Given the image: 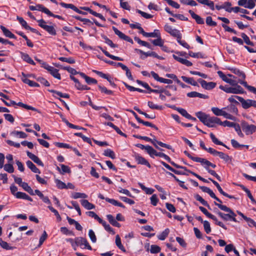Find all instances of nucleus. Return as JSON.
Listing matches in <instances>:
<instances>
[{
  "label": "nucleus",
  "mask_w": 256,
  "mask_h": 256,
  "mask_svg": "<svg viewBox=\"0 0 256 256\" xmlns=\"http://www.w3.org/2000/svg\"><path fill=\"white\" fill-rule=\"evenodd\" d=\"M204 230L206 234H209L211 232L210 224L208 222L204 220Z\"/></svg>",
  "instance_id": "obj_59"
},
{
  "label": "nucleus",
  "mask_w": 256,
  "mask_h": 256,
  "mask_svg": "<svg viewBox=\"0 0 256 256\" xmlns=\"http://www.w3.org/2000/svg\"><path fill=\"white\" fill-rule=\"evenodd\" d=\"M26 164L27 166L30 169V170L34 172V173H38L40 174V171L39 170L38 168L30 160H28L26 162Z\"/></svg>",
  "instance_id": "obj_26"
},
{
  "label": "nucleus",
  "mask_w": 256,
  "mask_h": 256,
  "mask_svg": "<svg viewBox=\"0 0 256 256\" xmlns=\"http://www.w3.org/2000/svg\"><path fill=\"white\" fill-rule=\"evenodd\" d=\"M157 39L152 40V43L156 46H162L164 44V41L162 40L160 35V37H157Z\"/></svg>",
  "instance_id": "obj_45"
},
{
  "label": "nucleus",
  "mask_w": 256,
  "mask_h": 256,
  "mask_svg": "<svg viewBox=\"0 0 256 256\" xmlns=\"http://www.w3.org/2000/svg\"><path fill=\"white\" fill-rule=\"evenodd\" d=\"M106 218L110 223L113 226L120 228V224L118 223L112 214H108Z\"/></svg>",
  "instance_id": "obj_24"
},
{
  "label": "nucleus",
  "mask_w": 256,
  "mask_h": 256,
  "mask_svg": "<svg viewBox=\"0 0 256 256\" xmlns=\"http://www.w3.org/2000/svg\"><path fill=\"white\" fill-rule=\"evenodd\" d=\"M116 246L122 252H126V250L124 246H122L121 242V240L120 236L118 235H116Z\"/></svg>",
  "instance_id": "obj_36"
},
{
  "label": "nucleus",
  "mask_w": 256,
  "mask_h": 256,
  "mask_svg": "<svg viewBox=\"0 0 256 256\" xmlns=\"http://www.w3.org/2000/svg\"><path fill=\"white\" fill-rule=\"evenodd\" d=\"M220 120L219 118L215 116H209L204 125L209 128H214L216 126V124L220 125Z\"/></svg>",
  "instance_id": "obj_9"
},
{
  "label": "nucleus",
  "mask_w": 256,
  "mask_h": 256,
  "mask_svg": "<svg viewBox=\"0 0 256 256\" xmlns=\"http://www.w3.org/2000/svg\"><path fill=\"white\" fill-rule=\"evenodd\" d=\"M187 96L190 98H196L198 97L202 98H207L208 96L205 94L196 92H192L187 94Z\"/></svg>",
  "instance_id": "obj_21"
},
{
  "label": "nucleus",
  "mask_w": 256,
  "mask_h": 256,
  "mask_svg": "<svg viewBox=\"0 0 256 256\" xmlns=\"http://www.w3.org/2000/svg\"><path fill=\"white\" fill-rule=\"evenodd\" d=\"M241 84L244 86L250 92H256V88L254 86L248 85L246 82L244 81L243 82H241Z\"/></svg>",
  "instance_id": "obj_53"
},
{
  "label": "nucleus",
  "mask_w": 256,
  "mask_h": 256,
  "mask_svg": "<svg viewBox=\"0 0 256 256\" xmlns=\"http://www.w3.org/2000/svg\"><path fill=\"white\" fill-rule=\"evenodd\" d=\"M216 156H219L221 159L223 160L225 162L230 163L232 162V158L222 152H218Z\"/></svg>",
  "instance_id": "obj_17"
},
{
  "label": "nucleus",
  "mask_w": 256,
  "mask_h": 256,
  "mask_svg": "<svg viewBox=\"0 0 256 256\" xmlns=\"http://www.w3.org/2000/svg\"><path fill=\"white\" fill-rule=\"evenodd\" d=\"M188 12L190 14L192 18L195 20L197 24H204V19L198 15L196 14L192 10H189Z\"/></svg>",
  "instance_id": "obj_16"
},
{
  "label": "nucleus",
  "mask_w": 256,
  "mask_h": 256,
  "mask_svg": "<svg viewBox=\"0 0 256 256\" xmlns=\"http://www.w3.org/2000/svg\"><path fill=\"white\" fill-rule=\"evenodd\" d=\"M16 104L20 106H21L23 108H24L25 109H26V110H32L33 111H36V108H34L32 106L27 105L26 104H23L22 102H19L18 103H16Z\"/></svg>",
  "instance_id": "obj_49"
},
{
  "label": "nucleus",
  "mask_w": 256,
  "mask_h": 256,
  "mask_svg": "<svg viewBox=\"0 0 256 256\" xmlns=\"http://www.w3.org/2000/svg\"><path fill=\"white\" fill-rule=\"evenodd\" d=\"M81 204L86 210H92L95 208L94 204L90 203L86 200H80Z\"/></svg>",
  "instance_id": "obj_22"
},
{
  "label": "nucleus",
  "mask_w": 256,
  "mask_h": 256,
  "mask_svg": "<svg viewBox=\"0 0 256 256\" xmlns=\"http://www.w3.org/2000/svg\"><path fill=\"white\" fill-rule=\"evenodd\" d=\"M16 197L17 198L26 200L30 202L32 201V199L30 196H29L26 193L22 192H17V193L16 194Z\"/></svg>",
  "instance_id": "obj_25"
},
{
  "label": "nucleus",
  "mask_w": 256,
  "mask_h": 256,
  "mask_svg": "<svg viewBox=\"0 0 256 256\" xmlns=\"http://www.w3.org/2000/svg\"><path fill=\"white\" fill-rule=\"evenodd\" d=\"M0 245L2 248L6 250H10L13 249V247L10 246L8 243L2 240H0Z\"/></svg>",
  "instance_id": "obj_55"
},
{
  "label": "nucleus",
  "mask_w": 256,
  "mask_h": 256,
  "mask_svg": "<svg viewBox=\"0 0 256 256\" xmlns=\"http://www.w3.org/2000/svg\"><path fill=\"white\" fill-rule=\"evenodd\" d=\"M236 98L240 102L242 107L244 109H248L250 106L256 108V101L255 100L250 99L244 100L243 98L240 96H236Z\"/></svg>",
  "instance_id": "obj_6"
},
{
  "label": "nucleus",
  "mask_w": 256,
  "mask_h": 256,
  "mask_svg": "<svg viewBox=\"0 0 256 256\" xmlns=\"http://www.w3.org/2000/svg\"><path fill=\"white\" fill-rule=\"evenodd\" d=\"M55 183L57 188L59 189L67 188L66 184L58 179L55 180Z\"/></svg>",
  "instance_id": "obj_43"
},
{
  "label": "nucleus",
  "mask_w": 256,
  "mask_h": 256,
  "mask_svg": "<svg viewBox=\"0 0 256 256\" xmlns=\"http://www.w3.org/2000/svg\"><path fill=\"white\" fill-rule=\"evenodd\" d=\"M74 135L76 136H78L80 137L84 140V141L87 142L88 144H91L92 142H91L90 139L89 138H88V137L84 136V135H83L82 133L76 132V133L74 134Z\"/></svg>",
  "instance_id": "obj_52"
},
{
  "label": "nucleus",
  "mask_w": 256,
  "mask_h": 256,
  "mask_svg": "<svg viewBox=\"0 0 256 256\" xmlns=\"http://www.w3.org/2000/svg\"><path fill=\"white\" fill-rule=\"evenodd\" d=\"M72 198L74 199H77L79 198H88V196L84 193L76 192L72 194Z\"/></svg>",
  "instance_id": "obj_39"
},
{
  "label": "nucleus",
  "mask_w": 256,
  "mask_h": 256,
  "mask_svg": "<svg viewBox=\"0 0 256 256\" xmlns=\"http://www.w3.org/2000/svg\"><path fill=\"white\" fill-rule=\"evenodd\" d=\"M230 70L235 74L238 75V76L242 78L244 80L245 79L246 75L243 72L240 70L239 69L236 68H230Z\"/></svg>",
  "instance_id": "obj_31"
},
{
  "label": "nucleus",
  "mask_w": 256,
  "mask_h": 256,
  "mask_svg": "<svg viewBox=\"0 0 256 256\" xmlns=\"http://www.w3.org/2000/svg\"><path fill=\"white\" fill-rule=\"evenodd\" d=\"M58 59L62 62H66L70 64H74L75 62L74 60L72 58H67L65 57H59Z\"/></svg>",
  "instance_id": "obj_51"
},
{
  "label": "nucleus",
  "mask_w": 256,
  "mask_h": 256,
  "mask_svg": "<svg viewBox=\"0 0 256 256\" xmlns=\"http://www.w3.org/2000/svg\"><path fill=\"white\" fill-rule=\"evenodd\" d=\"M164 29L167 32L172 36L176 37V38H180V36L182 34L178 30L172 28L168 24L164 26Z\"/></svg>",
  "instance_id": "obj_8"
},
{
  "label": "nucleus",
  "mask_w": 256,
  "mask_h": 256,
  "mask_svg": "<svg viewBox=\"0 0 256 256\" xmlns=\"http://www.w3.org/2000/svg\"><path fill=\"white\" fill-rule=\"evenodd\" d=\"M98 222L103 226L104 229L106 231L110 232H112L113 234H114V232L112 228H111L110 226L108 224L106 221L100 218V219L99 220Z\"/></svg>",
  "instance_id": "obj_30"
},
{
  "label": "nucleus",
  "mask_w": 256,
  "mask_h": 256,
  "mask_svg": "<svg viewBox=\"0 0 256 256\" xmlns=\"http://www.w3.org/2000/svg\"><path fill=\"white\" fill-rule=\"evenodd\" d=\"M37 22L38 24V26L43 28L44 30L46 31L49 34L52 36H56V30L54 26L52 25H48L47 24L49 22H46L43 19L37 20ZM50 24H52L50 22Z\"/></svg>",
  "instance_id": "obj_3"
},
{
  "label": "nucleus",
  "mask_w": 256,
  "mask_h": 256,
  "mask_svg": "<svg viewBox=\"0 0 256 256\" xmlns=\"http://www.w3.org/2000/svg\"><path fill=\"white\" fill-rule=\"evenodd\" d=\"M210 137L212 139V142L218 145H220L222 146H225V144L222 142L218 140V139L215 136L212 134H210Z\"/></svg>",
  "instance_id": "obj_46"
},
{
  "label": "nucleus",
  "mask_w": 256,
  "mask_h": 256,
  "mask_svg": "<svg viewBox=\"0 0 256 256\" xmlns=\"http://www.w3.org/2000/svg\"><path fill=\"white\" fill-rule=\"evenodd\" d=\"M241 36L243 40L246 44L250 45L252 46H254V43L250 40V38L246 34L242 33L241 34Z\"/></svg>",
  "instance_id": "obj_44"
},
{
  "label": "nucleus",
  "mask_w": 256,
  "mask_h": 256,
  "mask_svg": "<svg viewBox=\"0 0 256 256\" xmlns=\"http://www.w3.org/2000/svg\"><path fill=\"white\" fill-rule=\"evenodd\" d=\"M206 24L210 26H216L217 24L216 22L213 21L211 16H208L206 18Z\"/></svg>",
  "instance_id": "obj_61"
},
{
  "label": "nucleus",
  "mask_w": 256,
  "mask_h": 256,
  "mask_svg": "<svg viewBox=\"0 0 256 256\" xmlns=\"http://www.w3.org/2000/svg\"><path fill=\"white\" fill-rule=\"evenodd\" d=\"M88 236L92 242H96V238L94 232L92 230H90L88 231Z\"/></svg>",
  "instance_id": "obj_64"
},
{
  "label": "nucleus",
  "mask_w": 256,
  "mask_h": 256,
  "mask_svg": "<svg viewBox=\"0 0 256 256\" xmlns=\"http://www.w3.org/2000/svg\"><path fill=\"white\" fill-rule=\"evenodd\" d=\"M133 156L138 164L145 165L148 168H150V165L148 161L138 154L134 153Z\"/></svg>",
  "instance_id": "obj_11"
},
{
  "label": "nucleus",
  "mask_w": 256,
  "mask_h": 256,
  "mask_svg": "<svg viewBox=\"0 0 256 256\" xmlns=\"http://www.w3.org/2000/svg\"><path fill=\"white\" fill-rule=\"evenodd\" d=\"M242 128L246 135H250L256 132V126L249 124L246 121H242L240 124Z\"/></svg>",
  "instance_id": "obj_5"
},
{
  "label": "nucleus",
  "mask_w": 256,
  "mask_h": 256,
  "mask_svg": "<svg viewBox=\"0 0 256 256\" xmlns=\"http://www.w3.org/2000/svg\"><path fill=\"white\" fill-rule=\"evenodd\" d=\"M199 209L207 217L214 220V221H217V218L214 215L211 214L204 207L199 206Z\"/></svg>",
  "instance_id": "obj_27"
},
{
  "label": "nucleus",
  "mask_w": 256,
  "mask_h": 256,
  "mask_svg": "<svg viewBox=\"0 0 256 256\" xmlns=\"http://www.w3.org/2000/svg\"><path fill=\"white\" fill-rule=\"evenodd\" d=\"M20 54H21V57L26 62L34 66L36 64V63L30 58V57L29 56V55L28 54L21 52Z\"/></svg>",
  "instance_id": "obj_23"
},
{
  "label": "nucleus",
  "mask_w": 256,
  "mask_h": 256,
  "mask_svg": "<svg viewBox=\"0 0 256 256\" xmlns=\"http://www.w3.org/2000/svg\"><path fill=\"white\" fill-rule=\"evenodd\" d=\"M31 10H38L41 11L45 14L49 12V10L43 6L42 4H37L36 6H29Z\"/></svg>",
  "instance_id": "obj_13"
},
{
  "label": "nucleus",
  "mask_w": 256,
  "mask_h": 256,
  "mask_svg": "<svg viewBox=\"0 0 256 256\" xmlns=\"http://www.w3.org/2000/svg\"><path fill=\"white\" fill-rule=\"evenodd\" d=\"M182 79L186 82L194 86H198V82L192 78H188L185 76H182Z\"/></svg>",
  "instance_id": "obj_29"
},
{
  "label": "nucleus",
  "mask_w": 256,
  "mask_h": 256,
  "mask_svg": "<svg viewBox=\"0 0 256 256\" xmlns=\"http://www.w3.org/2000/svg\"><path fill=\"white\" fill-rule=\"evenodd\" d=\"M124 0H120V6L125 10H130V6L126 2H124Z\"/></svg>",
  "instance_id": "obj_63"
},
{
  "label": "nucleus",
  "mask_w": 256,
  "mask_h": 256,
  "mask_svg": "<svg viewBox=\"0 0 256 256\" xmlns=\"http://www.w3.org/2000/svg\"><path fill=\"white\" fill-rule=\"evenodd\" d=\"M214 114L216 116H223L224 118L230 120H235V117L224 110V108L220 109L217 107H212L211 108Z\"/></svg>",
  "instance_id": "obj_4"
},
{
  "label": "nucleus",
  "mask_w": 256,
  "mask_h": 256,
  "mask_svg": "<svg viewBox=\"0 0 256 256\" xmlns=\"http://www.w3.org/2000/svg\"><path fill=\"white\" fill-rule=\"evenodd\" d=\"M198 82L202 86L207 90H210L216 86V84L214 82H207L201 78L198 80Z\"/></svg>",
  "instance_id": "obj_10"
},
{
  "label": "nucleus",
  "mask_w": 256,
  "mask_h": 256,
  "mask_svg": "<svg viewBox=\"0 0 256 256\" xmlns=\"http://www.w3.org/2000/svg\"><path fill=\"white\" fill-rule=\"evenodd\" d=\"M155 141V144H156V145L158 146L157 144H158L160 146H162V147H164V148H166L168 150H172L173 152H174V150H172V147L171 146L169 145V144H164V143H163L161 142H160V141H158L155 137L153 139Z\"/></svg>",
  "instance_id": "obj_38"
},
{
  "label": "nucleus",
  "mask_w": 256,
  "mask_h": 256,
  "mask_svg": "<svg viewBox=\"0 0 256 256\" xmlns=\"http://www.w3.org/2000/svg\"><path fill=\"white\" fill-rule=\"evenodd\" d=\"M196 199L199 201L202 205L208 207L209 209H210V206L208 204L206 201L202 196L198 194H196L194 196Z\"/></svg>",
  "instance_id": "obj_34"
},
{
  "label": "nucleus",
  "mask_w": 256,
  "mask_h": 256,
  "mask_svg": "<svg viewBox=\"0 0 256 256\" xmlns=\"http://www.w3.org/2000/svg\"><path fill=\"white\" fill-rule=\"evenodd\" d=\"M16 19L18 20L22 26L24 27L26 30H27L28 28H29V26L28 24L22 18L17 16Z\"/></svg>",
  "instance_id": "obj_48"
},
{
  "label": "nucleus",
  "mask_w": 256,
  "mask_h": 256,
  "mask_svg": "<svg viewBox=\"0 0 256 256\" xmlns=\"http://www.w3.org/2000/svg\"><path fill=\"white\" fill-rule=\"evenodd\" d=\"M48 91L52 93L55 94L56 96H58L61 97V98H70L69 94H63L60 92H58V91L53 90H48Z\"/></svg>",
  "instance_id": "obj_40"
},
{
  "label": "nucleus",
  "mask_w": 256,
  "mask_h": 256,
  "mask_svg": "<svg viewBox=\"0 0 256 256\" xmlns=\"http://www.w3.org/2000/svg\"><path fill=\"white\" fill-rule=\"evenodd\" d=\"M50 74L55 78L60 80L61 76L60 74L58 72V70L55 68H54L53 70L50 72Z\"/></svg>",
  "instance_id": "obj_54"
},
{
  "label": "nucleus",
  "mask_w": 256,
  "mask_h": 256,
  "mask_svg": "<svg viewBox=\"0 0 256 256\" xmlns=\"http://www.w3.org/2000/svg\"><path fill=\"white\" fill-rule=\"evenodd\" d=\"M11 135L18 136L20 138H24L27 137V134L23 132L14 130L10 133Z\"/></svg>",
  "instance_id": "obj_37"
},
{
  "label": "nucleus",
  "mask_w": 256,
  "mask_h": 256,
  "mask_svg": "<svg viewBox=\"0 0 256 256\" xmlns=\"http://www.w3.org/2000/svg\"><path fill=\"white\" fill-rule=\"evenodd\" d=\"M134 136L136 138H140L141 140H144L146 141L150 142L156 148L162 150L158 146L156 145L155 144V141L153 140V139H151L149 138L148 137L146 136Z\"/></svg>",
  "instance_id": "obj_20"
},
{
  "label": "nucleus",
  "mask_w": 256,
  "mask_h": 256,
  "mask_svg": "<svg viewBox=\"0 0 256 256\" xmlns=\"http://www.w3.org/2000/svg\"><path fill=\"white\" fill-rule=\"evenodd\" d=\"M219 88L228 94H242L244 93V89L240 86H232L230 87L227 86H223L220 85Z\"/></svg>",
  "instance_id": "obj_2"
},
{
  "label": "nucleus",
  "mask_w": 256,
  "mask_h": 256,
  "mask_svg": "<svg viewBox=\"0 0 256 256\" xmlns=\"http://www.w3.org/2000/svg\"><path fill=\"white\" fill-rule=\"evenodd\" d=\"M224 110H227L229 112L232 113L234 114H237L238 112V110L237 108L232 104H230L226 108H224Z\"/></svg>",
  "instance_id": "obj_33"
},
{
  "label": "nucleus",
  "mask_w": 256,
  "mask_h": 256,
  "mask_svg": "<svg viewBox=\"0 0 256 256\" xmlns=\"http://www.w3.org/2000/svg\"><path fill=\"white\" fill-rule=\"evenodd\" d=\"M169 232H170L169 229L166 228L161 234H158V238L159 240H164L168 236Z\"/></svg>",
  "instance_id": "obj_35"
},
{
  "label": "nucleus",
  "mask_w": 256,
  "mask_h": 256,
  "mask_svg": "<svg viewBox=\"0 0 256 256\" xmlns=\"http://www.w3.org/2000/svg\"><path fill=\"white\" fill-rule=\"evenodd\" d=\"M160 251V248L156 245H152L150 252L152 254H157Z\"/></svg>",
  "instance_id": "obj_57"
},
{
  "label": "nucleus",
  "mask_w": 256,
  "mask_h": 256,
  "mask_svg": "<svg viewBox=\"0 0 256 256\" xmlns=\"http://www.w3.org/2000/svg\"><path fill=\"white\" fill-rule=\"evenodd\" d=\"M198 1L199 3L208 6L210 7V8L214 10V3L212 1H211L210 0H196Z\"/></svg>",
  "instance_id": "obj_28"
},
{
  "label": "nucleus",
  "mask_w": 256,
  "mask_h": 256,
  "mask_svg": "<svg viewBox=\"0 0 256 256\" xmlns=\"http://www.w3.org/2000/svg\"><path fill=\"white\" fill-rule=\"evenodd\" d=\"M104 154L105 156H108L112 159L116 158L114 152L110 149H106L104 151Z\"/></svg>",
  "instance_id": "obj_42"
},
{
  "label": "nucleus",
  "mask_w": 256,
  "mask_h": 256,
  "mask_svg": "<svg viewBox=\"0 0 256 256\" xmlns=\"http://www.w3.org/2000/svg\"><path fill=\"white\" fill-rule=\"evenodd\" d=\"M146 152L152 157L154 158V156H156L158 154L159 152H157L152 146L147 145Z\"/></svg>",
  "instance_id": "obj_32"
},
{
  "label": "nucleus",
  "mask_w": 256,
  "mask_h": 256,
  "mask_svg": "<svg viewBox=\"0 0 256 256\" xmlns=\"http://www.w3.org/2000/svg\"><path fill=\"white\" fill-rule=\"evenodd\" d=\"M160 32L158 30H154L152 32H147L146 37L157 38L160 37Z\"/></svg>",
  "instance_id": "obj_47"
},
{
  "label": "nucleus",
  "mask_w": 256,
  "mask_h": 256,
  "mask_svg": "<svg viewBox=\"0 0 256 256\" xmlns=\"http://www.w3.org/2000/svg\"><path fill=\"white\" fill-rule=\"evenodd\" d=\"M214 204L218 207L221 210L228 212V214H224L222 212H217L218 214L224 220H232L234 222H237L236 218V214L229 208L225 205H222L220 204L214 202Z\"/></svg>",
  "instance_id": "obj_1"
},
{
  "label": "nucleus",
  "mask_w": 256,
  "mask_h": 256,
  "mask_svg": "<svg viewBox=\"0 0 256 256\" xmlns=\"http://www.w3.org/2000/svg\"><path fill=\"white\" fill-rule=\"evenodd\" d=\"M36 80L46 86H50L49 82L44 78L38 77L36 78Z\"/></svg>",
  "instance_id": "obj_62"
},
{
  "label": "nucleus",
  "mask_w": 256,
  "mask_h": 256,
  "mask_svg": "<svg viewBox=\"0 0 256 256\" xmlns=\"http://www.w3.org/2000/svg\"><path fill=\"white\" fill-rule=\"evenodd\" d=\"M182 39V34L180 36V38H177V42L182 46L186 48L187 49H189L190 48V46L184 41L181 40Z\"/></svg>",
  "instance_id": "obj_56"
},
{
  "label": "nucleus",
  "mask_w": 256,
  "mask_h": 256,
  "mask_svg": "<svg viewBox=\"0 0 256 256\" xmlns=\"http://www.w3.org/2000/svg\"><path fill=\"white\" fill-rule=\"evenodd\" d=\"M175 110H177L180 114L186 118H187L189 114L186 110L182 108H176Z\"/></svg>",
  "instance_id": "obj_58"
},
{
  "label": "nucleus",
  "mask_w": 256,
  "mask_h": 256,
  "mask_svg": "<svg viewBox=\"0 0 256 256\" xmlns=\"http://www.w3.org/2000/svg\"><path fill=\"white\" fill-rule=\"evenodd\" d=\"M26 154L28 158H30L36 164L38 165L42 166H44L43 162L37 156H36V155L28 151L26 152Z\"/></svg>",
  "instance_id": "obj_12"
},
{
  "label": "nucleus",
  "mask_w": 256,
  "mask_h": 256,
  "mask_svg": "<svg viewBox=\"0 0 256 256\" xmlns=\"http://www.w3.org/2000/svg\"><path fill=\"white\" fill-rule=\"evenodd\" d=\"M112 30L114 31L116 34L118 36V37L121 39H124L125 36V34H123L122 32L120 31L118 28H116L114 26H112Z\"/></svg>",
  "instance_id": "obj_60"
},
{
  "label": "nucleus",
  "mask_w": 256,
  "mask_h": 256,
  "mask_svg": "<svg viewBox=\"0 0 256 256\" xmlns=\"http://www.w3.org/2000/svg\"><path fill=\"white\" fill-rule=\"evenodd\" d=\"M4 170L8 173H12L14 172V168L12 164H8L5 165L4 164L3 166Z\"/></svg>",
  "instance_id": "obj_41"
},
{
  "label": "nucleus",
  "mask_w": 256,
  "mask_h": 256,
  "mask_svg": "<svg viewBox=\"0 0 256 256\" xmlns=\"http://www.w3.org/2000/svg\"><path fill=\"white\" fill-rule=\"evenodd\" d=\"M236 132L238 134L241 138H243L244 136V134L242 132L240 126L239 124L235 123L234 124V126H233Z\"/></svg>",
  "instance_id": "obj_50"
},
{
  "label": "nucleus",
  "mask_w": 256,
  "mask_h": 256,
  "mask_svg": "<svg viewBox=\"0 0 256 256\" xmlns=\"http://www.w3.org/2000/svg\"><path fill=\"white\" fill-rule=\"evenodd\" d=\"M22 81L24 83L26 84H28L30 86H32V87H39L40 86V85L26 78V74H25L24 72L22 73Z\"/></svg>",
  "instance_id": "obj_14"
},
{
  "label": "nucleus",
  "mask_w": 256,
  "mask_h": 256,
  "mask_svg": "<svg viewBox=\"0 0 256 256\" xmlns=\"http://www.w3.org/2000/svg\"><path fill=\"white\" fill-rule=\"evenodd\" d=\"M135 50L141 54H144L146 57L153 56L154 58H160V56L158 55V54L154 52H144L142 51V50H140L139 49H136Z\"/></svg>",
  "instance_id": "obj_18"
},
{
  "label": "nucleus",
  "mask_w": 256,
  "mask_h": 256,
  "mask_svg": "<svg viewBox=\"0 0 256 256\" xmlns=\"http://www.w3.org/2000/svg\"><path fill=\"white\" fill-rule=\"evenodd\" d=\"M76 247L80 246L82 248H87L92 250V247L88 244L87 240L82 237L76 238Z\"/></svg>",
  "instance_id": "obj_7"
},
{
  "label": "nucleus",
  "mask_w": 256,
  "mask_h": 256,
  "mask_svg": "<svg viewBox=\"0 0 256 256\" xmlns=\"http://www.w3.org/2000/svg\"><path fill=\"white\" fill-rule=\"evenodd\" d=\"M196 116H197L198 118L200 120L201 122H202L204 124H205L206 120L209 116L208 114H207L202 112H198L196 113Z\"/></svg>",
  "instance_id": "obj_15"
},
{
  "label": "nucleus",
  "mask_w": 256,
  "mask_h": 256,
  "mask_svg": "<svg viewBox=\"0 0 256 256\" xmlns=\"http://www.w3.org/2000/svg\"><path fill=\"white\" fill-rule=\"evenodd\" d=\"M0 29L2 30V32H3L4 35L9 38H16V36L11 32H10L8 29L6 28L3 26H0Z\"/></svg>",
  "instance_id": "obj_19"
}]
</instances>
